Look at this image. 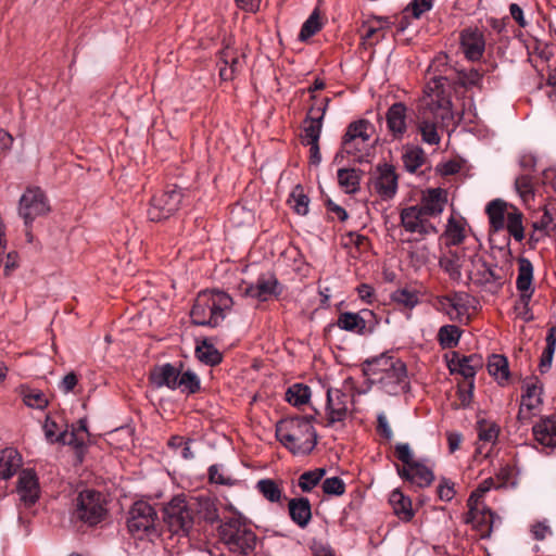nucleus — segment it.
Here are the masks:
<instances>
[{"mask_svg": "<svg viewBox=\"0 0 556 556\" xmlns=\"http://www.w3.org/2000/svg\"><path fill=\"white\" fill-rule=\"evenodd\" d=\"M276 438L296 456L309 454L317 444V434L309 417H289L278 421Z\"/></svg>", "mask_w": 556, "mask_h": 556, "instance_id": "1", "label": "nucleus"}, {"mask_svg": "<svg viewBox=\"0 0 556 556\" xmlns=\"http://www.w3.org/2000/svg\"><path fill=\"white\" fill-rule=\"evenodd\" d=\"M232 304V299L224 291H202L198 294L191 309L192 323L198 326L217 327L225 319Z\"/></svg>", "mask_w": 556, "mask_h": 556, "instance_id": "2", "label": "nucleus"}, {"mask_svg": "<svg viewBox=\"0 0 556 556\" xmlns=\"http://www.w3.org/2000/svg\"><path fill=\"white\" fill-rule=\"evenodd\" d=\"M150 380L157 389L179 390L185 394H194L201 388V380L194 371H181V366L177 367L169 363L154 366L150 372Z\"/></svg>", "mask_w": 556, "mask_h": 556, "instance_id": "3", "label": "nucleus"}, {"mask_svg": "<svg viewBox=\"0 0 556 556\" xmlns=\"http://www.w3.org/2000/svg\"><path fill=\"white\" fill-rule=\"evenodd\" d=\"M195 511V498L177 495L164 506L163 520L173 533L186 534L192 528Z\"/></svg>", "mask_w": 556, "mask_h": 556, "instance_id": "4", "label": "nucleus"}, {"mask_svg": "<svg viewBox=\"0 0 556 556\" xmlns=\"http://www.w3.org/2000/svg\"><path fill=\"white\" fill-rule=\"evenodd\" d=\"M450 104L451 102L446 99H431L430 102L419 109L418 128L424 142L429 144H438L440 142L437 124L440 119L444 121L451 117Z\"/></svg>", "mask_w": 556, "mask_h": 556, "instance_id": "5", "label": "nucleus"}, {"mask_svg": "<svg viewBox=\"0 0 556 556\" xmlns=\"http://www.w3.org/2000/svg\"><path fill=\"white\" fill-rule=\"evenodd\" d=\"M223 543L232 553L250 554L256 545V535L240 518H230L219 526Z\"/></svg>", "mask_w": 556, "mask_h": 556, "instance_id": "6", "label": "nucleus"}, {"mask_svg": "<svg viewBox=\"0 0 556 556\" xmlns=\"http://www.w3.org/2000/svg\"><path fill=\"white\" fill-rule=\"evenodd\" d=\"M477 300L466 292H454L451 295L439 296L434 307L445 313L451 320L467 323L471 313L476 309Z\"/></svg>", "mask_w": 556, "mask_h": 556, "instance_id": "7", "label": "nucleus"}, {"mask_svg": "<svg viewBox=\"0 0 556 556\" xmlns=\"http://www.w3.org/2000/svg\"><path fill=\"white\" fill-rule=\"evenodd\" d=\"M105 514L106 508L100 492L84 490L78 494L74 510V515L77 519L90 526H94L103 520Z\"/></svg>", "mask_w": 556, "mask_h": 556, "instance_id": "8", "label": "nucleus"}, {"mask_svg": "<svg viewBox=\"0 0 556 556\" xmlns=\"http://www.w3.org/2000/svg\"><path fill=\"white\" fill-rule=\"evenodd\" d=\"M375 126L367 119L350 123V156L356 162H368L372 148Z\"/></svg>", "mask_w": 556, "mask_h": 556, "instance_id": "9", "label": "nucleus"}, {"mask_svg": "<svg viewBox=\"0 0 556 556\" xmlns=\"http://www.w3.org/2000/svg\"><path fill=\"white\" fill-rule=\"evenodd\" d=\"M181 200L182 192L176 187L168 188L162 193L154 195L148 210L149 219L151 222H161L170 217L178 211Z\"/></svg>", "mask_w": 556, "mask_h": 556, "instance_id": "10", "label": "nucleus"}, {"mask_svg": "<svg viewBox=\"0 0 556 556\" xmlns=\"http://www.w3.org/2000/svg\"><path fill=\"white\" fill-rule=\"evenodd\" d=\"M157 515L152 505L144 501L136 502L129 513L127 527L129 532L138 538L154 531Z\"/></svg>", "mask_w": 556, "mask_h": 556, "instance_id": "11", "label": "nucleus"}, {"mask_svg": "<svg viewBox=\"0 0 556 556\" xmlns=\"http://www.w3.org/2000/svg\"><path fill=\"white\" fill-rule=\"evenodd\" d=\"M439 265L444 274L451 278H459L463 275L466 278H475L477 274L473 273L470 267L484 266L481 257L467 258L465 255L459 254L455 251H448L440 257Z\"/></svg>", "mask_w": 556, "mask_h": 556, "instance_id": "12", "label": "nucleus"}, {"mask_svg": "<svg viewBox=\"0 0 556 556\" xmlns=\"http://www.w3.org/2000/svg\"><path fill=\"white\" fill-rule=\"evenodd\" d=\"M401 225L410 232L424 238L428 235L438 233L437 226L416 205L404 207L400 214Z\"/></svg>", "mask_w": 556, "mask_h": 556, "instance_id": "13", "label": "nucleus"}, {"mask_svg": "<svg viewBox=\"0 0 556 556\" xmlns=\"http://www.w3.org/2000/svg\"><path fill=\"white\" fill-rule=\"evenodd\" d=\"M48 211L49 204L41 189L28 188L21 197L18 212L26 225Z\"/></svg>", "mask_w": 556, "mask_h": 556, "instance_id": "14", "label": "nucleus"}, {"mask_svg": "<svg viewBox=\"0 0 556 556\" xmlns=\"http://www.w3.org/2000/svg\"><path fill=\"white\" fill-rule=\"evenodd\" d=\"M397 179L394 167L383 164L377 167L375 175L370 179V186L382 200H391L397 191Z\"/></svg>", "mask_w": 556, "mask_h": 556, "instance_id": "15", "label": "nucleus"}, {"mask_svg": "<svg viewBox=\"0 0 556 556\" xmlns=\"http://www.w3.org/2000/svg\"><path fill=\"white\" fill-rule=\"evenodd\" d=\"M460 49L469 61H479L485 50L483 33L477 27H467L459 33Z\"/></svg>", "mask_w": 556, "mask_h": 556, "instance_id": "16", "label": "nucleus"}, {"mask_svg": "<svg viewBox=\"0 0 556 556\" xmlns=\"http://www.w3.org/2000/svg\"><path fill=\"white\" fill-rule=\"evenodd\" d=\"M468 513L465 515V523L471 525L481 538H486L491 534L495 516L493 511L484 504L481 505H467Z\"/></svg>", "mask_w": 556, "mask_h": 556, "instance_id": "17", "label": "nucleus"}, {"mask_svg": "<svg viewBox=\"0 0 556 556\" xmlns=\"http://www.w3.org/2000/svg\"><path fill=\"white\" fill-rule=\"evenodd\" d=\"M542 388L536 381H529L523 386L518 419L527 422L542 404Z\"/></svg>", "mask_w": 556, "mask_h": 556, "instance_id": "18", "label": "nucleus"}, {"mask_svg": "<svg viewBox=\"0 0 556 556\" xmlns=\"http://www.w3.org/2000/svg\"><path fill=\"white\" fill-rule=\"evenodd\" d=\"M327 422L332 426L341 424L348 415V396L341 388H329L327 390Z\"/></svg>", "mask_w": 556, "mask_h": 556, "instance_id": "19", "label": "nucleus"}, {"mask_svg": "<svg viewBox=\"0 0 556 556\" xmlns=\"http://www.w3.org/2000/svg\"><path fill=\"white\" fill-rule=\"evenodd\" d=\"M327 101L328 99L325 98L320 101L319 106L311 108L308 116L304 122L303 134L301 136L303 144L319 142L325 114V104Z\"/></svg>", "mask_w": 556, "mask_h": 556, "instance_id": "20", "label": "nucleus"}, {"mask_svg": "<svg viewBox=\"0 0 556 556\" xmlns=\"http://www.w3.org/2000/svg\"><path fill=\"white\" fill-rule=\"evenodd\" d=\"M244 58L236 49L227 46L219 52V76L231 80L243 68Z\"/></svg>", "mask_w": 556, "mask_h": 556, "instance_id": "21", "label": "nucleus"}, {"mask_svg": "<svg viewBox=\"0 0 556 556\" xmlns=\"http://www.w3.org/2000/svg\"><path fill=\"white\" fill-rule=\"evenodd\" d=\"M16 492L20 496V501L26 506L33 505L39 497V483L38 478L34 470L24 469L21 471Z\"/></svg>", "mask_w": 556, "mask_h": 556, "instance_id": "22", "label": "nucleus"}, {"mask_svg": "<svg viewBox=\"0 0 556 556\" xmlns=\"http://www.w3.org/2000/svg\"><path fill=\"white\" fill-rule=\"evenodd\" d=\"M348 330V312H342L337 324H331L326 329V336L329 342L338 349L334 357L338 363H344L345 340L344 331Z\"/></svg>", "mask_w": 556, "mask_h": 556, "instance_id": "23", "label": "nucleus"}, {"mask_svg": "<svg viewBox=\"0 0 556 556\" xmlns=\"http://www.w3.org/2000/svg\"><path fill=\"white\" fill-rule=\"evenodd\" d=\"M483 366V361L480 355L472 354L469 356H460L454 353L448 362V367L452 372H459L466 379H473L479 368Z\"/></svg>", "mask_w": 556, "mask_h": 556, "instance_id": "24", "label": "nucleus"}, {"mask_svg": "<svg viewBox=\"0 0 556 556\" xmlns=\"http://www.w3.org/2000/svg\"><path fill=\"white\" fill-rule=\"evenodd\" d=\"M445 203L446 198L443 190L435 188L429 189L416 206L431 219L438 217L443 212Z\"/></svg>", "mask_w": 556, "mask_h": 556, "instance_id": "25", "label": "nucleus"}, {"mask_svg": "<svg viewBox=\"0 0 556 556\" xmlns=\"http://www.w3.org/2000/svg\"><path fill=\"white\" fill-rule=\"evenodd\" d=\"M406 111L404 103L396 102L387 112V126L394 138H402L406 131Z\"/></svg>", "mask_w": 556, "mask_h": 556, "instance_id": "26", "label": "nucleus"}, {"mask_svg": "<svg viewBox=\"0 0 556 556\" xmlns=\"http://www.w3.org/2000/svg\"><path fill=\"white\" fill-rule=\"evenodd\" d=\"M394 515L403 522H409L415 511L413 509L412 500L406 496L400 489H394L389 496Z\"/></svg>", "mask_w": 556, "mask_h": 556, "instance_id": "27", "label": "nucleus"}, {"mask_svg": "<svg viewBox=\"0 0 556 556\" xmlns=\"http://www.w3.org/2000/svg\"><path fill=\"white\" fill-rule=\"evenodd\" d=\"M400 473L419 488L430 485L434 479L432 470L418 462L413 465L403 466Z\"/></svg>", "mask_w": 556, "mask_h": 556, "instance_id": "28", "label": "nucleus"}, {"mask_svg": "<svg viewBox=\"0 0 556 556\" xmlns=\"http://www.w3.org/2000/svg\"><path fill=\"white\" fill-rule=\"evenodd\" d=\"M291 520L304 529L312 519L311 503L306 497L291 498L288 504Z\"/></svg>", "mask_w": 556, "mask_h": 556, "instance_id": "29", "label": "nucleus"}, {"mask_svg": "<svg viewBox=\"0 0 556 556\" xmlns=\"http://www.w3.org/2000/svg\"><path fill=\"white\" fill-rule=\"evenodd\" d=\"M533 435L535 440L547 447H556V419L542 418L533 426Z\"/></svg>", "mask_w": 556, "mask_h": 556, "instance_id": "30", "label": "nucleus"}, {"mask_svg": "<svg viewBox=\"0 0 556 556\" xmlns=\"http://www.w3.org/2000/svg\"><path fill=\"white\" fill-rule=\"evenodd\" d=\"M397 361V358L384 354L372 359H368L362 365L363 375L367 378L368 381L376 383L375 377L381 376L384 371L389 370V368L394 365V362Z\"/></svg>", "mask_w": 556, "mask_h": 556, "instance_id": "31", "label": "nucleus"}, {"mask_svg": "<svg viewBox=\"0 0 556 556\" xmlns=\"http://www.w3.org/2000/svg\"><path fill=\"white\" fill-rule=\"evenodd\" d=\"M22 466V457L13 447L0 451V478H11Z\"/></svg>", "mask_w": 556, "mask_h": 556, "instance_id": "32", "label": "nucleus"}, {"mask_svg": "<svg viewBox=\"0 0 556 556\" xmlns=\"http://www.w3.org/2000/svg\"><path fill=\"white\" fill-rule=\"evenodd\" d=\"M405 378V364L399 359L394 362V365L389 370L384 371L381 376L375 377V381L388 388V392H393L394 387L403 382Z\"/></svg>", "mask_w": 556, "mask_h": 556, "instance_id": "33", "label": "nucleus"}, {"mask_svg": "<svg viewBox=\"0 0 556 556\" xmlns=\"http://www.w3.org/2000/svg\"><path fill=\"white\" fill-rule=\"evenodd\" d=\"M376 318L370 309H362L359 313H350V331L366 334L374 330Z\"/></svg>", "mask_w": 556, "mask_h": 556, "instance_id": "34", "label": "nucleus"}, {"mask_svg": "<svg viewBox=\"0 0 556 556\" xmlns=\"http://www.w3.org/2000/svg\"><path fill=\"white\" fill-rule=\"evenodd\" d=\"M446 245H459L466 238V222L464 218L451 216L443 233Z\"/></svg>", "mask_w": 556, "mask_h": 556, "instance_id": "35", "label": "nucleus"}, {"mask_svg": "<svg viewBox=\"0 0 556 556\" xmlns=\"http://www.w3.org/2000/svg\"><path fill=\"white\" fill-rule=\"evenodd\" d=\"M489 216L490 225L494 230H501L505 227V219L507 217L508 204L501 200L495 199L491 201L485 208Z\"/></svg>", "mask_w": 556, "mask_h": 556, "instance_id": "36", "label": "nucleus"}, {"mask_svg": "<svg viewBox=\"0 0 556 556\" xmlns=\"http://www.w3.org/2000/svg\"><path fill=\"white\" fill-rule=\"evenodd\" d=\"M348 143V131L342 136V147L336 153L330 168H336L339 185L344 189V193H348V166L345 164L346 151L344 149Z\"/></svg>", "mask_w": 556, "mask_h": 556, "instance_id": "37", "label": "nucleus"}, {"mask_svg": "<svg viewBox=\"0 0 556 556\" xmlns=\"http://www.w3.org/2000/svg\"><path fill=\"white\" fill-rule=\"evenodd\" d=\"M255 488L262 496L270 503H279L282 498V486L273 479H261L257 481Z\"/></svg>", "mask_w": 556, "mask_h": 556, "instance_id": "38", "label": "nucleus"}, {"mask_svg": "<svg viewBox=\"0 0 556 556\" xmlns=\"http://www.w3.org/2000/svg\"><path fill=\"white\" fill-rule=\"evenodd\" d=\"M510 211L507 213V217L505 219V227L507 228L509 235L518 242H521L525 239V229L522 225V213L514 207L509 206Z\"/></svg>", "mask_w": 556, "mask_h": 556, "instance_id": "39", "label": "nucleus"}, {"mask_svg": "<svg viewBox=\"0 0 556 556\" xmlns=\"http://www.w3.org/2000/svg\"><path fill=\"white\" fill-rule=\"evenodd\" d=\"M488 371L500 383L507 381L509 376L507 359L502 355H492L488 363Z\"/></svg>", "mask_w": 556, "mask_h": 556, "instance_id": "40", "label": "nucleus"}, {"mask_svg": "<svg viewBox=\"0 0 556 556\" xmlns=\"http://www.w3.org/2000/svg\"><path fill=\"white\" fill-rule=\"evenodd\" d=\"M195 355L202 363L214 366L222 362V354L219 351L206 340L198 344L195 348Z\"/></svg>", "mask_w": 556, "mask_h": 556, "instance_id": "41", "label": "nucleus"}, {"mask_svg": "<svg viewBox=\"0 0 556 556\" xmlns=\"http://www.w3.org/2000/svg\"><path fill=\"white\" fill-rule=\"evenodd\" d=\"M311 397V389L302 383L291 386L286 392V401L293 406L306 404Z\"/></svg>", "mask_w": 556, "mask_h": 556, "instance_id": "42", "label": "nucleus"}, {"mask_svg": "<svg viewBox=\"0 0 556 556\" xmlns=\"http://www.w3.org/2000/svg\"><path fill=\"white\" fill-rule=\"evenodd\" d=\"M515 189L525 204L534 199L533 179L529 175H521L515 180Z\"/></svg>", "mask_w": 556, "mask_h": 556, "instance_id": "43", "label": "nucleus"}, {"mask_svg": "<svg viewBox=\"0 0 556 556\" xmlns=\"http://www.w3.org/2000/svg\"><path fill=\"white\" fill-rule=\"evenodd\" d=\"M288 202L296 214L305 216L308 213L309 199L300 185L294 187Z\"/></svg>", "mask_w": 556, "mask_h": 556, "instance_id": "44", "label": "nucleus"}, {"mask_svg": "<svg viewBox=\"0 0 556 556\" xmlns=\"http://www.w3.org/2000/svg\"><path fill=\"white\" fill-rule=\"evenodd\" d=\"M406 170L415 173L425 162V153L421 148L407 149L402 155Z\"/></svg>", "mask_w": 556, "mask_h": 556, "instance_id": "45", "label": "nucleus"}, {"mask_svg": "<svg viewBox=\"0 0 556 556\" xmlns=\"http://www.w3.org/2000/svg\"><path fill=\"white\" fill-rule=\"evenodd\" d=\"M326 470L324 468H315L303 472L299 477V486L303 492H311L324 478Z\"/></svg>", "mask_w": 556, "mask_h": 556, "instance_id": "46", "label": "nucleus"}, {"mask_svg": "<svg viewBox=\"0 0 556 556\" xmlns=\"http://www.w3.org/2000/svg\"><path fill=\"white\" fill-rule=\"evenodd\" d=\"M479 442L494 444L498 437V428L494 422L481 420L477 424Z\"/></svg>", "mask_w": 556, "mask_h": 556, "instance_id": "47", "label": "nucleus"}, {"mask_svg": "<svg viewBox=\"0 0 556 556\" xmlns=\"http://www.w3.org/2000/svg\"><path fill=\"white\" fill-rule=\"evenodd\" d=\"M438 337L443 348L451 349L458 344L460 330L454 325H445L440 328Z\"/></svg>", "mask_w": 556, "mask_h": 556, "instance_id": "48", "label": "nucleus"}, {"mask_svg": "<svg viewBox=\"0 0 556 556\" xmlns=\"http://www.w3.org/2000/svg\"><path fill=\"white\" fill-rule=\"evenodd\" d=\"M320 28H321L320 17H319L317 10H315L302 25V28L299 34V39L301 41H306L312 36L317 34L320 30Z\"/></svg>", "mask_w": 556, "mask_h": 556, "instance_id": "49", "label": "nucleus"}, {"mask_svg": "<svg viewBox=\"0 0 556 556\" xmlns=\"http://www.w3.org/2000/svg\"><path fill=\"white\" fill-rule=\"evenodd\" d=\"M392 300L406 308H413L419 303V293L404 288L396 290L392 294Z\"/></svg>", "mask_w": 556, "mask_h": 556, "instance_id": "50", "label": "nucleus"}, {"mask_svg": "<svg viewBox=\"0 0 556 556\" xmlns=\"http://www.w3.org/2000/svg\"><path fill=\"white\" fill-rule=\"evenodd\" d=\"M253 296L266 301L269 295L280 293L278 280H258L256 291L250 290Z\"/></svg>", "mask_w": 556, "mask_h": 556, "instance_id": "51", "label": "nucleus"}, {"mask_svg": "<svg viewBox=\"0 0 556 556\" xmlns=\"http://www.w3.org/2000/svg\"><path fill=\"white\" fill-rule=\"evenodd\" d=\"M556 349V327H551L546 336V348L541 357V368L549 367Z\"/></svg>", "mask_w": 556, "mask_h": 556, "instance_id": "52", "label": "nucleus"}, {"mask_svg": "<svg viewBox=\"0 0 556 556\" xmlns=\"http://www.w3.org/2000/svg\"><path fill=\"white\" fill-rule=\"evenodd\" d=\"M350 237V256L356 257L354 254V250L359 253V255H369V241L365 236L351 232Z\"/></svg>", "mask_w": 556, "mask_h": 556, "instance_id": "53", "label": "nucleus"}, {"mask_svg": "<svg viewBox=\"0 0 556 556\" xmlns=\"http://www.w3.org/2000/svg\"><path fill=\"white\" fill-rule=\"evenodd\" d=\"M495 485V482L493 479L489 478L483 480L478 488L471 492L467 505H481L483 503V496L485 493H488L493 486Z\"/></svg>", "mask_w": 556, "mask_h": 556, "instance_id": "54", "label": "nucleus"}, {"mask_svg": "<svg viewBox=\"0 0 556 556\" xmlns=\"http://www.w3.org/2000/svg\"><path fill=\"white\" fill-rule=\"evenodd\" d=\"M197 510L201 517L208 522H214L218 518L215 504L210 498L197 501Z\"/></svg>", "mask_w": 556, "mask_h": 556, "instance_id": "55", "label": "nucleus"}, {"mask_svg": "<svg viewBox=\"0 0 556 556\" xmlns=\"http://www.w3.org/2000/svg\"><path fill=\"white\" fill-rule=\"evenodd\" d=\"M432 7L433 0H412L404 9V13H410L414 18L418 20L424 13L430 11Z\"/></svg>", "mask_w": 556, "mask_h": 556, "instance_id": "56", "label": "nucleus"}, {"mask_svg": "<svg viewBox=\"0 0 556 556\" xmlns=\"http://www.w3.org/2000/svg\"><path fill=\"white\" fill-rule=\"evenodd\" d=\"M532 227H539L543 230L553 232L556 230V213H552L547 207H544L542 215L539 219L534 220Z\"/></svg>", "mask_w": 556, "mask_h": 556, "instance_id": "57", "label": "nucleus"}, {"mask_svg": "<svg viewBox=\"0 0 556 556\" xmlns=\"http://www.w3.org/2000/svg\"><path fill=\"white\" fill-rule=\"evenodd\" d=\"M323 491L327 495H342L345 492V483L338 477L327 478L323 481Z\"/></svg>", "mask_w": 556, "mask_h": 556, "instance_id": "58", "label": "nucleus"}, {"mask_svg": "<svg viewBox=\"0 0 556 556\" xmlns=\"http://www.w3.org/2000/svg\"><path fill=\"white\" fill-rule=\"evenodd\" d=\"M437 493L441 501H452L456 494L455 483L450 479L441 478L437 488Z\"/></svg>", "mask_w": 556, "mask_h": 556, "instance_id": "59", "label": "nucleus"}, {"mask_svg": "<svg viewBox=\"0 0 556 556\" xmlns=\"http://www.w3.org/2000/svg\"><path fill=\"white\" fill-rule=\"evenodd\" d=\"M458 77L463 86L471 87L477 86L481 81L483 73L478 68L464 70L459 72Z\"/></svg>", "mask_w": 556, "mask_h": 556, "instance_id": "60", "label": "nucleus"}, {"mask_svg": "<svg viewBox=\"0 0 556 556\" xmlns=\"http://www.w3.org/2000/svg\"><path fill=\"white\" fill-rule=\"evenodd\" d=\"M58 439L59 443L73 446H78L84 441V438H81L80 434L75 429H73L72 431H68L67 429L60 431Z\"/></svg>", "mask_w": 556, "mask_h": 556, "instance_id": "61", "label": "nucleus"}, {"mask_svg": "<svg viewBox=\"0 0 556 556\" xmlns=\"http://www.w3.org/2000/svg\"><path fill=\"white\" fill-rule=\"evenodd\" d=\"M24 403L28 407L42 409L47 406L48 401L41 392H29L24 395Z\"/></svg>", "mask_w": 556, "mask_h": 556, "instance_id": "62", "label": "nucleus"}, {"mask_svg": "<svg viewBox=\"0 0 556 556\" xmlns=\"http://www.w3.org/2000/svg\"><path fill=\"white\" fill-rule=\"evenodd\" d=\"M210 481L217 484L231 485L232 480L230 477H225L223 468L219 465H212L208 468Z\"/></svg>", "mask_w": 556, "mask_h": 556, "instance_id": "63", "label": "nucleus"}, {"mask_svg": "<svg viewBox=\"0 0 556 556\" xmlns=\"http://www.w3.org/2000/svg\"><path fill=\"white\" fill-rule=\"evenodd\" d=\"M395 454L399 460H401L404 466L413 465L416 462L413 459V453L410 447L406 443H400L395 446Z\"/></svg>", "mask_w": 556, "mask_h": 556, "instance_id": "64", "label": "nucleus"}]
</instances>
